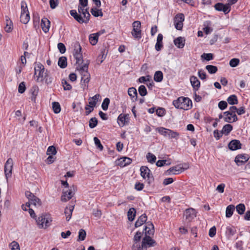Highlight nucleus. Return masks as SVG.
Instances as JSON below:
<instances>
[{
  "label": "nucleus",
  "mask_w": 250,
  "mask_h": 250,
  "mask_svg": "<svg viewBox=\"0 0 250 250\" xmlns=\"http://www.w3.org/2000/svg\"><path fill=\"white\" fill-rule=\"evenodd\" d=\"M79 4L78 13L75 10H71L70 14L80 23H87L90 17L88 9L85 8L88 4V0H79Z\"/></svg>",
  "instance_id": "1"
},
{
  "label": "nucleus",
  "mask_w": 250,
  "mask_h": 250,
  "mask_svg": "<svg viewBox=\"0 0 250 250\" xmlns=\"http://www.w3.org/2000/svg\"><path fill=\"white\" fill-rule=\"evenodd\" d=\"M88 64L89 63L87 61L86 63H84L83 64H79L76 67L77 70L79 71L82 76V84L85 87H88V83L90 79V74L88 72Z\"/></svg>",
  "instance_id": "2"
},
{
  "label": "nucleus",
  "mask_w": 250,
  "mask_h": 250,
  "mask_svg": "<svg viewBox=\"0 0 250 250\" xmlns=\"http://www.w3.org/2000/svg\"><path fill=\"white\" fill-rule=\"evenodd\" d=\"M173 104L177 108L188 110L192 107V101L188 98L179 97L173 101Z\"/></svg>",
  "instance_id": "3"
},
{
  "label": "nucleus",
  "mask_w": 250,
  "mask_h": 250,
  "mask_svg": "<svg viewBox=\"0 0 250 250\" xmlns=\"http://www.w3.org/2000/svg\"><path fill=\"white\" fill-rule=\"evenodd\" d=\"M34 76L37 77L36 81L38 83H43L44 79V75L48 72L47 70H45L44 66L39 63L35 66Z\"/></svg>",
  "instance_id": "4"
},
{
  "label": "nucleus",
  "mask_w": 250,
  "mask_h": 250,
  "mask_svg": "<svg viewBox=\"0 0 250 250\" xmlns=\"http://www.w3.org/2000/svg\"><path fill=\"white\" fill-rule=\"evenodd\" d=\"M73 56L76 60L77 66L79 64H83V56L82 53V47L79 42L74 43Z\"/></svg>",
  "instance_id": "5"
},
{
  "label": "nucleus",
  "mask_w": 250,
  "mask_h": 250,
  "mask_svg": "<svg viewBox=\"0 0 250 250\" xmlns=\"http://www.w3.org/2000/svg\"><path fill=\"white\" fill-rule=\"evenodd\" d=\"M157 131L165 137H168L169 138L177 139L179 136V133L172 130L167 129L163 127L157 128Z\"/></svg>",
  "instance_id": "6"
},
{
  "label": "nucleus",
  "mask_w": 250,
  "mask_h": 250,
  "mask_svg": "<svg viewBox=\"0 0 250 250\" xmlns=\"http://www.w3.org/2000/svg\"><path fill=\"white\" fill-rule=\"evenodd\" d=\"M51 219L47 215L42 214L36 219V222L40 228H45L50 225Z\"/></svg>",
  "instance_id": "7"
},
{
  "label": "nucleus",
  "mask_w": 250,
  "mask_h": 250,
  "mask_svg": "<svg viewBox=\"0 0 250 250\" xmlns=\"http://www.w3.org/2000/svg\"><path fill=\"white\" fill-rule=\"evenodd\" d=\"M141 175L144 179L147 178L148 183H151L153 180V177L150 173V170L146 166H142L140 167Z\"/></svg>",
  "instance_id": "8"
},
{
  "label": "nucleus",
  "mask_w": 250,
  "mask_h": 250,
  "mask_svg": "<svg viewBox=\"0 0 250 250\" xmlns=\"http://www.w3.org/2000/svg\"><path fill=\"white\" fill-rule=\"evenodd\" d=\"M133 30L131 32L132 36L135 39H140L141 38V22L137 21H135L132 23Z\"/></svg>",
  "instance_id": "9"
},
{
  "label": "nucleus",
  "mask_w": 250,
  "mask_h": 250,
  "mask_svg": "<svg viewBox=\"0 0 250 250\" xmlns=\"http://www.w3.org/2000/svg\"><path fill=\"white\" fill-rule=\"evenodd\" d=\"M185 20L184 15L182 13L177 14L174 18V25L177 30H181L183 26V21Z\"/></svg>",
  "instance_id": "10"
},
{
  "label": "nucleus",
  "mask_w": 250,
  "mask_h": 250,
  "mask_svg": "<svg viewBox=\"0 0 250 250\" xmlns=\"http://www.w3.org/2000/svg\"><path fill=\"white\" fill-rule=\"evenodd\" d=\"M13 162L11 158H9L4 166V172L6 177H10L12 174Z\"/></svg>",
  "instance_id": "11"
},
{
  "label": "nucleus",
  "mask_w": 250,
  "mask_h": 250,
  "mask_svg": "<svg viewBox=\"0 0 250 250\" xmlns=\"http://www.w3.org/2000/svg\"><path fill=\"white\" fill-rule=\"evenodd\" d=\"M249 159L250 157L248 155L246 154H240L235 157L234 162L237 166H240L246 163Z\"/></svg>",
  "instance_id": "12"
},
{
  "label": "nucleus",
  "mask_w": 250,
  "mask_h": 250,
  "mask_svg": "<svg viewBox=\"0 0 250 250\" xmlns=\"http://www.w3.org/2000/svg\"><path fill=\"white\" fill-rule=\"evenodd\" d=\"M214 8L218 11H223L225 14H228L230 10V6L229 4H224L220 2L215 4Z\"/></svg>",
  "instance_id": "13"
},
{
  "label": "nucleus",
  "mask_w": 250,
  "mask_h": 250,
  "mask_svg": "<svg viewBox=\"0 0 250 250\" xmlns=\"http://www.w3.org/2000/svg\"><path fill=\"white\" fill-rule=\"evenodd\" d=\"M184 216L188 222H190L196 216V211L192 208H188L184 212Z\"/></svg>",
  "instance_id": "14"
},
{
  "label": "nucleus",
  "mask_w": 250,
  "mask_h": 250,
  "mask_svg": "<svg viewBox=\"0 0 250 250\" xmlns=\"http://www.w3.org/2000/svg\"><path fill=\"white\" fill-rule=\"evenodd\" d=\"M150 236H145V237L143 238L142 243V248L146 247V245L150 247L154 246L156 245V242L153 240Z\"/></svg>",
  "instance_id": "15"
},
{
  "label": "nucleus",
  "mask_w": 250,
  "mask_h": 250,
  "mask_svg": "<svg viewBox=\"0 0 250 250\" xmlns=\"http://www.w3.org/2000/svg\"><path fill=\"white\" fill-rule=\"evenodd\" d=\"M186 167L183 168L182 167H180L179 166H175L172 167L170 168L167 172L169 174H178L181 173L185 169H187L188 167V166L187 164H185Z\"/></svg>",
  "instance_id": "16"
},
{
  "label": "nucleus",
  "mask_w": 250,
  "mask_h": 250,
  "mask_svg": "<svg viewBox=\"0 0 250 250\" xmlns=\"http://www.w3.org/2000/svg\"><path fill=\"white\" fill-rule=\"evenodd\" d=\"M118 124L120 126H124L129 122V115L121 114L118 118Z\"/></svg>",
  "instance_id": "17"
},
{
  "label": "nucleus",
  "mask_w": 250,
  "mask_h": 250,
  "mask_svg": "<svg viewBox=\"0 0 250 250\" xmlns=\"http://www.w3.org/2000/svg\"><path fill=\"white\" fill-rule=\"evenodd\" d=\"M241 146L242 144L240 141L237 140H233L231 141L228 145L229 149L231 150H235L240 149L241 148Z\"/></svg>",
  "instance_id": "18"
},
{
  "label": "nucleus",
  "mask_w": 250,
  "mask_h": 250,
  "mask_svg": "<svg viewBox=\"0 0 250 250\" xmlns=\"http://www.w3.org/2000/svg\"><path fill=\"white\" fill-rule=\"evenodd\" d=\"M144 229L146 236L153 235L154 232V227L153 224L150 222H147Z\"/></svg>",
  "instance_id": "19"
},
{
  "label": "nucleus",
  "mask_w": 250,
  "mask_h": 250,
  "mask_svg": "<svg viewBox=\"0 0 250 250\" xmlns=\"http://www.w3.org/2000/svg\"><path fill=\"white\" fill-rule=\"evenodd\" d=\"M224 114L225 116L224 120L226 122L231 123L236 122L238 120L237 117L235 114L232 115V114L229 113L228 111H226L224 113Z\"/></svg>",
  "instance_id": "20"
},
{
  "label": "nucleus",
  "mask_w": 250,
  "mask_h": 250,
  "mask_svg": "<svg viewBox=\"0 0 250 250\" xmlns=\"http://www.w3.org/2000/svg\"><path fill=\"white\" fill-rule=\"evenodd\" d=\"M190 81L193 90L197 91L200 87V82L196 76H192L190 78Z\"/></svg>",
  "instance_id": "21"
},
{
  "label": "nucleus",
  "mask_w": 250,
  "mask_h": 250,
  "mask_svg": "<svg viewBox=\"0 0 250 250\" xmlns=\"http://www.w3.org/2000/svg\"><path fill=\"white\" fill-rule=\"evenodd\" d=\"M73 194L71 189L63 190L61 197V200L63 202H66L73 197Z\"/></svg>",
  "instance_id": "22"
},
{
  "label": "nucleus",
  "mask_w": 250,
  "mask_h": 250,
  "mask_svg": "<svg viewBox=\"0 0 250 250\" xmlns=\"http://www.w3.org/2000/svg\"><path fill=\"white\" fill-rule=\"evenodd\" d=\"M132 160L128 157H122L118 159V165L121 167H124L131 164Z\"/></svg>",
  "instance_id": "23"
},
{
  "label": "nucleus",
  "mask_w": 250,
  "mask_h": 250,
  "mask_svg": "<svg viewBox=\"0 0 250 250\" xmlns=\"http://www.w3.org/2000/svg\"><path fill=\"white\" fill-rule=\"evenodd\" d=\"M50 21L47 18H43L41 21V26L42 30L47 33L48 32L50 27Z\"/></svg>",
  "instance_id": "24"
},
{
  "label": "nucleus",
  "mask_w": 250,
  "mask_h": 250,
  "mask_svg": "<svg viewBox=\"0 0 250 250\" xmlns=\"http://www.w3.org/2000/svg\"><path fill=\"white\" fill-rule=\"evenodd\" d=\"M163 35L161 33L159 34L157 38V42L155 46V49L159 51L161 50L163 46Z\"/></svg>",
  "instance_id": "25"
},
{
  "label": "nucleus",
  "mask_w": 250,
  "mask_h": 250,
  "mask_svg": "<svg viewBox=\"0 0 250 250\" xmlns=\"http://www.w3.org/2000/svg\"><path fill=\"white\" fill-rule=\"evenodd\" d=\"M147 220V216L146 214H143L140 216L137 219L135 224L136 228H138L142 226L144 223H146Z\"/></svg>",
  "instance_id": "26"
},
{
  "label": "nucleus",
  "mask_w": 250,
  "mask_h": 250,
  "mask_svg": "<svg viewBox=\"0 0 250 250\" xmlns=\"http://www.w3.org/2000/svg\"><path fill=\"white\" fill-rule=\"evenodd\" d=\"M74 206H70L69 208L66 207V208H65L64 213L66 216V219L67 221H68L71 218L72 213L74 209Z\"/></svg>",
  "instance_id": "27"
},
{
  "label": "nucleus",
  "mask_w": 250,
  "mask_h": 250,
  "mask_svg": "<svg viewBox=\"0 0 250 250\" xmlns=\"http://www.w3.org/2000/svg\"><path fill=\"white\" fill-rule=\"evenodd\" d=\"M174 43L179 48H182L185 45V40L181 37H178L174 40Z\"/></svg>",
  "instance_id": "28"
},
{
  "label": "nucleus",
  "mask_w": 250,
  "mask_h": 250,
  "mask_svg": "<svg viewBox=\"0 0 250 250\" xmlns=\"http://www.w3.org/2000/svg\"><path fill=\"white\" fill-rule=\"evenodd\" d=\"M234 210H235V207L234 205H229V206H228L227 207L226 210V217H227V218L230 217L232 215Z\"/></svg>",
  "instance_id": "29"
},
{
  "label": "nucleus",
  "mask_w": 250,
  "mask_h": 250,
  "mask_svg": "<svg viewBox=\"0 0 250 250\" xmlns=\"http://www.w3.org/2000/svg\"><path fill=\"white\" fill-rule=\"evenodd\" d=\"M6 24L4 27L5 31L6 32L9 33L11 32L13 29V23L10 19L7 17H6Z\"/></svg>",
  "instance_id": "30"
},
{
  "label": "nucleus",
  "mask_w": 250,
  "mask_h": 250,
  "mask_svg": "<svg viewBox=\"0 0 250 250\" xmlns=\"http://www.w3.org/2000/svg\"><path fill=\"white\" fill-rule=\"evenodd\" d=\"M99 37L95 34H91L89 36V42L92 45H95L97 44L98 41Z\"/></svg>",
  "instance_id": "31"
},
{
  "label": "nucleus",
  "mask_w": 250,
  "mask_h": 250,
  "mask_svg": "<svg viewBox=\"0 0 250 250\" xmlns=\"http://www.w3.org/2000/svg\"><path fill=\"white\" fill-rule=\"evenodd\" d=\"M58 65L62 68H64L67 66V59L65 57H61L59 59Z\"/></svg>",
  "instance_id": "32"
},
{
  "label": "nucleus",
  "mask_w": 250,
  "mask_h": 250,
  "mask_svg": "<svg viewBox=\"0 0 250 250\" xmlns=\"http://www.w3.org/2000/svg\"><path fill=\"white\" fill-rule=\"evenodd\" d=\"M128 94L132 99H134L135 100H137V92L136 88L134 87L129 88L128 89Z\"/></svg>",
  "instance_id": "33"
},
{
  "label": "nucleus",
  "mask_w": 250,
  "mask_h": 250,
  "mask_svg": "<svg viewBox=\"0 0 250 250\" xmlns=\"http://www.w3.org/2000/svg\"><path fill=\"white\" fill-rule=\"evenodd\" d=\"M136 215V210L134 208H130L127 212L128 219L130 221H132Z\"/></svg>",
  "instance_id": "34"
},
{
  "label": "nucleus",
  "mask_w": 250,
  "mask_h": 250,
  "mask_svg": "<svg viewBox=\"0 0 250 250\" xmlns=\"http://www.w3.org/2000/svg\"><path fill=\"white\" fill-rule=\"evenodd\" d=\"M205 27L203 28V31L206 34L210 33L213 29L211 27V23L210 21H206L204 23Z\"/></svg>",
  "instance_id": "35"
},
{
  "label": "nucleus",
  "mask_w": 250,
  "mask_h": 250,
  "mask_svg": "<svg viewBox=\"0 0 250 250\" xmlns=\"http://www.w3.org/2000/svg\"><path fill=\"white\" fill-rule=\"evenodd\" d=\"M163 79V74L161 71H156L154 75V80L157 82H161Z\"/></svg>",
  "instance_id": "36"
},
{
  "label": "nucleus",
  "mask_w": 250,
  "mask_h": 250,
  "mask_svg": "<svg viewBox=\"0 0 250 250\" xmlns=\"http://www.w3.org/2000/svg\"><path fill=\"white\" fill-rule=\"evenodd\" d=\"M236 209L239 214L242 215L244 213L246 207L244 204L241 203L236 206Z\"/></svg>",
  "instance_id": "37"
},
{
  "label": "nucleus",
  "mask_w": 250,
  "mask_h": 250,
  "mask_svg": "<svg viewBox=\"0 0 250 250\" xmlns=\"http://www.w3.org/2000/svg\"><path fill=\"white\" fill-rule=\"evenodd\" d=\"M91 13L93 16L95 17L99 16L102 17L103 13L102 11V9H97L96 8H93L91 10Z\"/></svg>",
  "instance_id": "38"
},
{
  "label": "nucleus",
  "mask_w": 250,
  "mask_h": 250,
  "mask_svg": "<svg viewBox=\"0 0 250 250\" xmlns=\"http://www.w3.org/2000/svg\"><path fill=\"white\" fill-rule=\"evenodd\" d=\"M29 14L27 5L25 1H22L21 2V14Z\"/></svg>",
  "instance_id": "39"
},
{
  "label": "nucleus",
  "mask_w": 250,
  "mask_h": 250,
  "mask_svg": "<svg viewBox=\"0 0 250 250\" xmlns=\"http://www.w3.org/2000/svg\"><path fill=\"white\" fill-rule=\"evenodd\" d=\"M227 101L229 104L232 105L238 103L237 98L235 95H232L229 96L227 99Z\"/></svg>",
  "instance_id": "40"
},
{
  "label": "nucleus",
  "mask_w": 250,
  "mask_h": 250,
  "mask_svg": "<svg viewBox=\"0 0 250 250\" xmlns=\"http://www.w3.org/2000/svg\"><path fill=\"white\" fill-rule=\"evenodd\" d=\"M232 126L231 125L227 124L223 126L222 131L223 133L228 135L232 130Z\"/></svg>",
  "instance_id": "41"
},
{
  "label": "nucleus",
  "mask_w": 250,
  "mask_h": 250,
  "mask_svg": "<svg viewBox=\"0 0 250 250\" xmlns=\"http://www.w3.org/2000/svg\"><path fill=\"white\" fill-rule=\"evenodd\" d=\"M30 19L29 14H21V21L24 24H27L29 22Z\"/></svg>",
  "instance_id": "42"
},
{
  "label": "nucleus",
  "mask_w": 250,
  "mask_h": 250,
  "mask_svg": "<svg viewBox=\"0 0 250 250\" xmlns=\"http://www.w3.org/2000/svg\"><path fill=\"white\" fill-rule=\"evenodd\" d=\"M146 157L147 161L151 164L155 163L156 160V156L150 152L147 154Z\"/></svg>",
  "instance_id": "43"
},
{
  "label": "nucleus",
  "mask_w": 250,
  "mask_h": 250,
  "mask_svg": "<svg viewBox=\"0 0 250 250\" xmlns=\"http://www.w3.org/2000/svg\"><path fill=\"white\" fill-rule=\"evenodd\" d=\"M206 69L208 71L210 74L215 73L218 70L216 66L212 65H208L206 66Z\"/></svg>",
  "instance_id": "44"
},
{
  "label": "nucleus",
  "mask_w": 250,
  "mask_h": 250,
  "mask_svg": "<svg viewBox=\"0 0 250 250\" xmlns=\"http://www.w3.org/2000/svg\"><path fill=\"white\" fill-rule=\"evenodd\" d=\"M52 108L55 113H59L61 111V106L59 103L54 102L52 103Z\"/></svg>",
  "instance_id": "45"
},
{
  "label": "nucleus",
  "mask_w": 250,
  "mask_h": 250,
  "mask_svg": "<svg viewBox=\"0 0 250 250\" xmlns=\"http://www.w3.org/2000/svg\"><path fill=\"white\" fill-rule=\"evenodd\" d=\"M98 124V120L96 118L93 117L90 119L89 121V126L91 128L96 127Z\"/></svg>",
  "instance_id": "46"
},
{
  "label": "nucleus",
  "mask_w": 250,
  "mask_h": 250,
  "mask_svg": "<svg viewBox=\"0 0 250 250\" xmlns=\"http://www.w3.org/2000/svg\"><path fill=\"white\" fill-rule=\"evenodd\" d=\"M62 84L64 90H70L72 89V86L65 80H62Z\"/></svg>",
  "instance_id": "47"
},
{
  "label": "nucleus",
  "mask_w": 250,
  "mask_h": 250,
  "mask_svg": "<svg viewBox=\"0 0 250 250\" xmlns=\"http://www.w3.org/2000/svg\"><path fill=\"white\" fill-rule=\"evenodd\" d=\"M86 232L83 229H81L79 232L78 240L80 241H83L86 237Z\"/></svg>",
  "instance_id": "48"
},
{
  "label": "nucleus",
  "mask_w": 250,
  "mask_h": 250,
  "mask_svg": "<svg viewBox=\"0 0 250 250\" xmlns=\"http://www.w3.org/2000/svg\"><path fill=\"white\" fill-rule=\"evenodd\" d=\"M110 103V100L108 98H106L104 100L102 104V107L104 110H107Z\"/></svg>",
  "instance_id": "49"
},
{
  "label": "nucleus",
  "mask_w": 250,
  "mask_h": 250,
  "mask_svg": "<svg viewBox=\"0 0 250 250\" xmlns=\"http://www.w3.org/2000/svg\"><path fill=\"white\" fill-rule=\"evenodd\" d=\"M32 97H31V100L32 101H35L36 97L38 94L39 88L38 86H33L32 88Z\"/></svg>",
  "instance_id": "50"
},
{
  "label": "nucleus",
  "mask_w": 250,
  "mask_h": 250,
  "mask_svg": "<svg viewBox=\"0 0 250 250\" xmlns=\"http://www.w3.org/2000/svg\"><path fill=\"white\" fill-rule=\"evenodd\" d=\"M138 91L140 95L142 96H146L147 94L146 89V87L143 85H141L139 86Z\"/></svg>",
  "instance_id": "51"
},
{
  "label": "nucleus",
  "mask_w": 250,
  "mask_h": 250,
  "mask_svg": "<svg viewBox=\"0 0 250 250\" xmlns=\"http://www.w3.org/2000/svg\"><path fill=\"white\" fill-rule=\"evenodd\" d=\"M239 62L240 61L238 59L233 58L230 60L229 63L231 67H234L239 64Z\"/></svg>",
  "instance_id": "52"
},
{
  "label": "nucleus",
  "mask_w": 250,
  "mask_h": 250,
  "mask_svg": "<svg viewBox=\"0 0 250 250\" xmlns=\"http://www.w3.org/2000/svg\"><path fill=\"white\" fill-rule=\"evenodd\" d=\"M57 153V151L56 148L54 146H50L48 147L47 150V154L50 155H55Z\"/></svg>",
  "instance_id": "53"
},
{
  "label": "nucleus",
  "mask_w": 250,
  "mask_h": 250,
  "mask_svg": "<svg viewBox=\"0 0 250 250\" xmlns=\"http://www.w3.org/2000/svg\"><path fill=\"white\" fill-rule=\"evenodd\" d=\"M9 247H11V250H20L19 244L15 241L10 244Z\"/></svg>",
  "instance_id": "54"
},
{
  "label": "nucleus",
  "mask_w": 250,
  "mask_h": 250,
  "mask_svg": "<svg viewBox=\"0 0 250 250\" xmlns=\"http://www.w3.org/2000/svg\"><path fill=\"white\" fill-rule=\"evenodd\" d=\"M94 141L97 147L100 150H102L104 147L103 145L101 144L100 140L97 137H95L94 138Z\"/></svg>",
  "instance_id": "55"
},
{
  "label": "nucleus",
  "mask_w": 250,
  "mask_h": 250,
  "mask_svg": "<svg viewBox=\"0 0 250 250\" xmlns=\"http://www.w3.org/2000/svg\"><path fill=\"white\" fill-rule=\"evenodd\" d=\"M44 82L47 85L52 83V78L50 76L49 72L46 74V75H44Z\"/></svg>",
  "instance_id": "56"
},
{
  "label": "nucleus",
  "mask_w": 250,
  "mask_h": 250,
  "mask_svg": "<svg viewBox=\"0 0 250 250\" xmlns=\"http://www.w3.org/2000/svg\"><path fill=\"white\" fill-rule=\"evenodd\" d=\"M30 203H31L32 205L35 206H40L41 205V202L40 200L36 196H35L34 198H33L32 201H30Z\"/></svg>",
  "instance_id": "57"
},
{
  "label": "nucleus",
  "mask_w": 250,
  "mask_h": 250,
  "mask_svg": "<svg viewBox=\"0 0 250 250\" xmlns=\"http://www.w3.org/2000/svg\"><path fill=\"white\" fill-rule=\"evenodd\" d=\"M202 58H203L207 61H210L213 59V54L211 53H204L201 56Z\"/></svg>",
  "instance_id": "58"
},
{
  "label": "nucleus",
  "mask_w": 250,
  "mask_h": 250,
  "mask_svg": "<svg viewBox=\"0 0 250 250\" xmlns=\"http://www.w3.org/2000/svg\"><path fill=\"white\" fill-rule=\"evenodd\" d=\"M58 48L62 54H63L66 51L65 45L62 42H60L58 44Z\"/></svg>",
  "instance_id": "59"
},
{
  "label": "nucleus",
  "mask_w": 250,
  "mask_h": 250,
  "mask_svg": "<svg viewBox=\"0 0 250 250\" xmlns=\"http://www.w3.org/2000/svg\"><path fill=\"white\" fill-rule=\"evenodd\" d=\"M26 87L24 82H21L20 83L18 87V91L20 93H23L25 90Z\"/></svg>",
  "instance_id": "60"
},
{
  "label": "nucleus",
  "mask_w": 250,
  "mask_h": 250,
  "mask_svg": "<svg viewBox=\"0 0 250 250\" xmlns=\"http://www.w3.org/2000/svg\"><path fill=\"white\" fill-rule=\"evenodd\" d=\"M166 110L164 108H159L156 110V114L159 116H163L165 114Z\"/></svg>",
  "instance_id": "61"
},
{
  "label": "nucleus",
  "mask_w": 250,
  "mask_h": 250,
  "mask_svg": "<svg viewBox=\"0 0 250 250\" xmlns=\"http://www.w3.org/2000/svg\"><path fill=\"white\" fill-rule=\"evenodd\" d=\"M227 105V103L224 101H221L218 103V107L221 110H224L226 108Z\"/></svg>",
  "instance_id": "62"
},
{
  "label": "nucleus",
  "mask_w": 250,
  "mask_h": 250,
  "mask_svg": "<svg viewBox=\"0 0 250 250\" xmlns=\"http://www.w3.org/2000/svg\"><path fill=\"white\" fill-rule=\"evenodd\" d=\"M223 132L222 131L219 132L218 130H215L213 132L214 137L216 140H219L223 135Z\"/></svg>",
  "instance_id": "63"
},
{
  "label": "nucleus",
  "mask_w": 250,
  "mask_h": 250,
  "mask_svg": "<svg viewBox=\"0 0 250 250\" xmlns=\"http://www.w3.org/2000/svg\"><path fill=\"white\" fill-rule=\"evenodd\" d=\"M49 4L52 9H55L59 4L58 0H50Z\"/></svg>",
  "instance_id": "64"
}]
</instances>
